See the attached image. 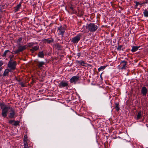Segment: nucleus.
Segmentation results:
<instances>
[{
    "mask_svg": "<svg viewBox=\"0 0 148 148\" xmlns=\"http://www.w3.org/2000/svg\"><path fill=\"white\" fill-rule=\"evenodd\" d=\"M0 107L1 111L2 116L4 118H5L7 116V114L9 110L10 109V112L9 113L8 117L10 119H14L15 118V110L14 109H11L10 106H7L5 105L4 103H0Z\"/></svg>",
    "mask_w": 148,
    "mask_h": 148,
    "instance_id": "f257e3e1",
    "label": "nucleus"
},
{
    "mask_svg": "<svg viewBox=\"0 0 148 148\" xmlns=\"http://www.w3.org/2000/svg\"><path fill=\"white\" fill-rule=\"evenodd\" d=\"M98 27L94 23H90L87 25L86 27L87 29L90 32H94L96 31Z\"/></svg>",
    "mask_w": 148,
    "mask_h": 148,
    "instance_id": "f03ea898",
    "label": "nucleus"
},
{
    "mask_svg": "<svg viewBox=\"0 0 148 148\" xmlns=\"http://www.w3.org/2000/svg\"><path fill=\"white\" fill-rule=\"evenodd\" d=\"M27 48L26 45H23L21 44L18 45V49L16 51H13L12 53L16 54L20 52H22L25 50Z\"/></svg>",
    "mask_w": 148,
    "mask_h": 148,
    "instance_id": "7ed1b4c3",
    "label": "nucleus"
},
{
    "mask_svg": "<svg viewBox=\"0 0 148 148\" xmlns=\"http://www.w3.org/2000/svg\"><path fill=\"white\" fill-rule=\"evenodd\" d=\"M16 61H13L12 60V58H10V60L8 64V67L10 69V70H14L16 69Z\"/></svg>",
    "mask_w": 148,
    "mask_h": 148,
    "instance_id": "20e7f679",
    "label": "nucleus"
},
{
    "mask_svg": "<svg viewBox=\"0 0 148 148\" xmlns=\"http://www.w3.org/2000/svg\"><path fill=\"white\" fill-rule=\"evenodd\" d=\"M66 28V25H64L63 26H61L59 27L57 30L58 34V35H61L63 37Z\"/></svg>",
    "mask_w": 148,
    "mask_h": 148,
    "instance_id": "39448f33",
    "label": "nucleus"
},
{
    "mask_svg": "<svg viewBox=\"0 0 148 148\" xmlns=\"http://www.w3.org/2000/svg\"><path fill=\"white\" fill-rule=\"evenodd\" d=\"M81 36L80 34H78L76 36L72 38L71 42L73 44L77 43L80 40Z\"/></svg>",
    "mask_w": 148,
    "mask_h": 148,
    "instance_id": "423d86ee",
    "label": "nucleus"
},
{
    "mask_svg": "<svg viewBox=\"0 0 148 148\" xmlns=\"http://www.w3.org/2000/svg\"><path fill=\"white\" fill-rule=\"evenodd\" d=\"M69 82L68 81L62 80L58 84V86L60 88L67 87L68 86Z\"/></svg>",
    "mask_w": 148,
    "mask_h": 148,
    "instance_id": "0eeeda50",
    "label": "nucleus"
},
{
    "mask_svg": "<svg viewBox=\"0 0 148 148\" xmlns=\"http://www.w3.org/2000/svg\"><path fill=\"white\" fill-rule=\"evenodd\" d=\"M80 80V77L78 76H74L72 77L70 79V82L71 83H73L75 84L78 81Z\"/></svg>",
    "mask_w": 148,
    "mask_h": 148,
    "instance_id": "6e6552de",
    "label": "nucleus"
},
{
    "mask_svg": "<svg viewBox=\"0 0 148 148\" xmlns=\"http://www.w3.org/2000/svg\"><path fill=\"white\" fill-rule=\"evenodd\" d=\"M148 90L147 88L145 86H143L141 90V94L143 96H145L147 93Z\"/></svg>",
    "mask_w": 148,
    "mask_h": 148,
    "instance_id": "1a4fd4ad",
    "label": "nucleus"
},
{
    "mask_svg": "<svg viewBox=\"0 0 148 148\" xmlns=\"http://www.w3.org/2000/svg\"><path fill=\"white\" fill-rule=\"evenodd\" d=\"M53 39L52 38L50 39L47 38L42 40V41L44 43H47V44H50L53 42Z\"/></svg>",
    "mask_w": 148,
    "mask_h": 148,
    "instance_id": "9d476101",
    "label": "nucleus"
},
{
    "mask_svg": "<svg viewBox=\"0 0 148 148\" xmlns=\"http://www.w3.org/2000/svg\"><path fill=\"white\" fill-rule=\"evenodd\" d=\"M39 49V47L37 46H34L32 47V48L30 49V51L32 53H34V52L36 51Z\"/></svg>",
    "mask_w": 148,
    "mask_h": 148,
    "instance_id": "9b49d317",
    "label": "nucleus"
},
{
    "mask_svg": "<svg viewBox=\"0 0 148 148\" xmlns=\"http://www.w3.org/2000/svg\"><path fill=\"white\" fill-rule=\"evenodd\" d=\"M22 2H21L20 3L18 4L16 6L14 7V10L15 12H16L18 11L20 8H21V6Z\"/></svg>",
    "mask_w": 148,
    "mask_h": 148,
    "instance_id": "f8f14e48",
    "label": "nucleus"
},
{
    "mask_svg": "<svg viewBox=\"0 0 148 148\" xmlns=\"http://www.w3.org/2000/svg\"><path fill=\"white\" fill-rule=\"evenodd\" d=\"M76 62L77 64H80L82 66H85V64H86L84 61L82 60L80 61L76 60Z\"/></svg>",
    "mask_w": 148,
    "mask_h": 148,
    "instance_id": "ddd939ff",
    "label": "nucleus"
},
{
    "mask_svg": "<svg viewBox=\"0 0 148 148\" xmlns=\"http://www.w3.org/2000/svg\"><path fill=\"white\" fill-rule=\"evenodd\" d=\"M11 71L9 69H6L4 71L3 76H8L9 75V72H11Z\"/></svg>",
    "mask_w": 148,
    "mask_h": 148,
    "instance_id": "4468645a",
    "label": "nucleus"
},
{
    "mask_svg": "<svg viewBox=\"0 0 148 148\" xmlns=\"http://www.w3.org/2000/svg\"><path fill=\"white\" fill-rule=\"evenodd\" d=\"M132 48L131 50V51L132 52H134L138 50V49L140 47V46H132Z\"/></svg>",
    "mask_w": 148,
    "mask_h": 148,
    "instance_id": "2eb2a0df",
    "label": "nucleus"
},
{
    "mask_svg": "<svg viewBox=\"0 0 148 148\" xmlns=\"http://www.w3.org/2000/svg\"><path fill=\"white\" fill-rule=\"evenodd\" d=\"M127 62L125 61H123L121 62V64H123L122 65L123 66L121 67V69H125L126 66L127 65Z\"/></svg>",
    "mask_w": 148,
    "mask_h": 148,
    "instance_id": "dca6fc26",
    "label": "nucleus"
},
{
    "mask_svg": "<svg viewBox=\"0 0 148 148\" xmlns=\"http://www.w3.org/2000/svg\"><path fill=\"white\" fill-rule=\"evenodd\" d=\"M142 112L141 111H139L138 113V114L135 118V119L137 120H138L140 119L142 116Z\"/></svg>",
    "mask_w": 148,
    "mask_h": 148,
    "instance_id": "f3484780",
    "label": "nucleus"
},
{
    "mask_svg": "<svg viewBox=\"0 0 148 148\" xmlns=\"http://www.w3.org/2000/svg\"><path fill=\"white\" fill-rule=\"evenodd\" d=\"M38 43L37 42H35L34 43V42H29L27 43V47H33L32 46H33L35 44H37Z\"/></svg>",
    "mask_w": 148,
    "mask_h": 148,
    "instance_id": "a211bd4d",
    "label": "nucleus"
},
{
    "mask_svg": "<svg viewBox=\"0 0 148 148\" xmlns=\"http://www.w3.org/2000/svg\"><path fill=\"white\" fill-rule=\"evenodd\" d=\"M108 65H105L104 66H101L98 69V70L99 72L102 70L104 69Z\"/></svg>",
    "mask_w": 148,
    "mask_h": 148,
    "instance_id": "6ab92c4d",
    "label": "nucleus"
},
{
    "mask_svg": "<svg viewBox=\"0 0 148 148\" xmlns=\"http://www.w3.org/2000/svg\"><path fill=\"white\" fill-rule=\"evenodd\" d=\"M44 54L43 51L39 52L38 54V56L41 58H43L44 57Z\"/></svg>",
    "mask_w": 148,
    "mask_h": 148,
    "instance_id": "aec40b11",
    "label": "nucleus"
},
{
    "mask_svg": "<svg viewBox=\"0 0 148 148\" xmlns=\"http://www.w3.org/2000/svg\"><path fill=\"white\" fill-rule=\"evenodd\" d=\"M38 66L39 68H40L42 67L45 64V62H38Z\"/></svg>",
    "mask_w": 148,
    "mask_h": 148,
    "instance_id": "412c9836",
    "label": "nucleus"
},
{
    "mask_svg": "<svg viewBox=\"0 0 148 148\" xmlns=\"http://www.w3.org/2000/svg\"><path fill=\"white\" fill-rule=\"evenodd\" d=\"M115 108L116 109V110L118 111L120 109L119 104L117 103H115Z\"/></svg>",
    "mask_w": 148,
    "mask_h": 148,
    "instance_id": "4be33fe9",
    "label": "nucleus"
},
{
    "mask_svg": "<svg viewBox=\"0 0 148 148\" xmlns=\"http://www.w3.org/2000/svg\"><path fill=\"white\" fill-rule=\"evenodd\" d=\"M9 52H10L9 50H5L4 52L3 53L2 55L1 56L3 57H6L7 53Z\"/></svg>",
    "mask_w": 148,
    "mask_h": 148,
    "instance_id": "5701e85b",
    "label": "nucleus"
},
{
    "mask_svg": "<svg viewBox=\"0 0 148 148\" xmlns=\"http://www.w3.org/2000/svg\"><path fill=\"white\" fill-rule=\"evenodd\" d=\"M70 9L72 10V12L71 13L72 14H75L77 13V11L74 9L73 8L72 6H70Z\"/></svg>",
    "mask_w": 148,
    "mask_h": 148,
    "instance_id": "b1692460",
    "label": "nucleus"
},
{
    "mask_svg": "<svg viewBox=\"0 0 148 148\" xmlns=\"http://www.w3.org/2000/svg\"><path fill=\"white\" fill-rule=\"evenodd\" d=\"M143 13L144 14V16L146 17H148V10H145L143 12Z\"/></svg>",
    "mask_w": 148,
    "mask_h": 148,
    "instance_id": "393cba45",
    "label": "nucleus"
},
{
    "mask_svg": "<svg viewBox=\"0 0 148 148\" xmlns=\"http://www.w3.org/2000/svg\"><path fill=\"white\" fill-rule=\"evenodd\" d=\"M3 64V61L2 60L0 61V71H1L3 69L2 66Z\"/></svg>",
    "mask_w": 148,
    "mask_h": 148,
    "instance_id": "a878e982",
    "label": "nucleus"
},
{
    "mask_svg": "<svg viewBox=\"0 0 148 148\" xmlns=\"http://www.w3.org/2000/svg\"><path fill=\"white\" fill-rule=\"evenodd\" d=\"M23 39V38L22 37H20L17 40V45L21 44L20 42Z\"/></svg>",
    "mask_w": 148,
    "mask_h": 148,
    "instance_id": "bb28decb",
    "label": "nucleus"
},
{
    "mask_svg": "<svg viewBox=\"0 0 148 148\" xmlns=\"http://www.w3.org/2000/svg\"><path fill=\"white\" fill-rule=\"evenodd\" d=\"M24 147L23 148H29L27 142L24 141Z\"/></svg>",
    "mask_w": 148,
    "mask_h": 148,
    "instance_id": "cd10ccee",
    "label": "nucleus"
},
{
    "mask_svg": "<svg viewBox=\"0 0 148 148\" xmlns=\"http://www.w3.org/2000/svg\"><path fill=\"white\" fill-rule=\"evenodd\" d=\"M20 123V121H16L14 122V123L13 125L14 126H17L19 125Z\"/></svg>",
    "mask_w": 148,
    "mask_h": 148,
    "instance_id": "c85d7f7f",
    "label": "nucleus"
},
{
    "mask_svg": "<svg viewBox=\"0 0 148 148\" xmlns=\"http://www.w3.org/2000/svg\"><path fill=\"white\" fill-rule=\"evenodd\" d=\"M27 135H25L24 136V138H23V141L24 142L25 141H26L27 142Z\"/></svg>",
    "mask_w": 148,
    "mask_h": 148,
    "instance_id": "c756f323",
    "label": "nucleus"
},
{
    "mask_svg": "<svg viewBox=\"0 0 148 148\" xmlns=\"http://www.w3.org/2000/svg\"><path fill=\"white\" fill-rule=\"evenodd\" d=\"M18 84L20 85L22 87H25V84L23 82L19 83Z\"/></svg>",
    "mask_w": 148,
    "mask_h": 148,
    "instance_id": "7c9ffc66",
    "label": "nucleus"
},
{
    "mask_svg": "<svg viewBox=\"0 0 148 148\" xmlns=\"http://www.w3.org/2000/svg\"><path fill=\"white\" fill-rule=\"evenodd\" d=\"M123 47V45H119L117 48V50L119 51H120Z\"/></svg>",
    "mask_w": 148,
    "mask_h": 148,
    "instance_id": "2f4dec72",
    "label": "nucleus"
},
{
    "mask_svg": "<svg viewBox=\"0 0 148 148\" xmlns=\"http://www.w3.org/2000/svg\"><path fill=\"white\" fill-rule=\"evenodd\" d=\"M19 83H21L20 82L21 81V79H18L17 78H16L15 79Z\"/></svg>",
    "mask_w": 148,
    "mask_h": 148,
    "instance_id": "473e14b6",
    "label": "nucleus"
},
{
    "mask_svg": "<svg viewBox=\"0 0 148 148\" xmlns=\"http://www.w3.org/2000/svg\"><path fill=\"white\" fill-rule=\"evenodd\" d=\"M135 3H136V7L138 5L140 4L139 2H137V1Z\"/></svg>",
    "mask_w": 148,
    "mask_h": 148,
    "instance_id": "72a5a7b5",
    "label": "nucleus"
},
{
    "mask_svg": "<svg viewBox=\"0 0 148 148\" xmlns=\"http://www.w3.org/2000/svg\"><path fill=\"white\" fill-rule=\"evenodd\" d=\"M14 121L13 120H10L9 121V123L10 124H12Z\"/></svg>",
    "mask_w": 148,
    "mask_h": 148,
    "instance_id": "f704fd0d",
    "label": "nucleus"
},
{
    "mask_svg": "<svg viewBox=\"0 0 148 148\" xmlns=\"http://www.w3.org/2000/svg\"><path fill=\"white\" fill-rule=\"evenodd\" d=\"M81 53H77V56H78V58H79L80 56H81Z\"/></svg>",
    "mask_w": 148,
    "mask_h": 148,
    "instance_id": "c9c22d12",
    "label": "nucleus"
},
{
    "mask_svg": "<svg viewBox=\"0 0 148 148\" xmlns=\"http://www.w3.org/2000/svg\"><path fill=\"white\" fill-rule=\"evenodd\" d=\"M83 15V14H82L81 15Z\"/></svg>",
    "mask_w": 148,
    "mask_h": 148,
    "instance_id": "e433bc0d",
    "label": "nucleus"
}]
</instances>
